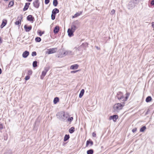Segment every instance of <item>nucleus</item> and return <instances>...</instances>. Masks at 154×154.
<instances>
[{"instance_id": "f257e3e1", "label": "nucleus", "mask_w": 154, "mask_h": 154, "mask_svg": "<svg viewBox=\"0 0 154 154\" xmlns=\"http://www.w3.org/2000/svg\"><path fill=\"white\" fill-rule=\"evenodd\" d=\"M69 115L64 111H61L57 113V116L59 120L63 122H66Z\"/></svg>"}, {"instance_id": "f03ea898", "label": "nucleus", "mask_w": 154, "mask_h": 154, "mask_svg": "<svg viewBox=\"0 0 154 154\" xmlns=\"http://www.w3.org/2000/svg\"><path fill=\"white\" fill-rule=\"evenodd\" d=\"M125 102H122L120 103H116L113 106V109L115 112H119L125 106Z\"/></svg>"}, {"instance_id": "7ed1b4c3", "label": "nucleus", "mask_w": 154, "mask_h": 154, "mask_svg": "<svg viewBox=\"0 0 154 154\" xmlns=\"http://www.w3.org/2000/svg\"><path fill=\"white\" fill-rule=\"evenodd\" d=\"M77 27L75 26H71V28H69L67 30L68 35L69 37H71L74 35V32Z\"/></svg>"}, {"instance_id": "20e7f679", "label": "nucleus", "mask_w": 154, "mask_h": 154, "mask_svg": "<svg viewBox=\"0 0 154 154\" xmlns=\"http://www.w3.org/2000/svg\"><path fill=\"white\" fill-rule=\"evenodd\" d=\"M116 97L120 101H123L124 100V96L123 93L121 91H119L117 93Z\"/></svg>"}, {"instance_id": "39448f33", "label": "nucleus", "mask_w": 154, "mask_h": 154, "mask_svg": "<svg viewBox=\"0 0 154 154\" xmlns=\"http://www.w3.org/2000/svg\"><path fill=\"white\" fill-rule=\"evenodd\" d=\"M23 18V16L22 15H20V16H18L17 17V20L15 22V24L16 25H18L20 26L21 23V21Z\"/></svg>"}, {"instance_id": "423d86ee", "label": "nucleus", "mask_w": 154, "mask_h": 154, "mask_svg": "<svg viewBox=\"0 0 154 154\" xmlns=\"http://www.w3.org/2000/svg\"><path fill=\"white\" fill-rule=\"evenodd\" d=\"M47 50L48 51H47V53L48 54H50L55 53L57 50V48H50L49 49H48Z\"/></svg>"}, {"instance_id": "0eeeda50", "label": "nucleus", "mask_w": 154, "mask_h": 154, "mask_svg": "<svg viewBox=\"0 0 154 154\" xmlns=\"http://www.w3.org/2000/svg\"><path fill=\"white\" fill-rule=\"evenodd\" d=\"M118 118V116L117 115H114L110 116L109 117V120H112L113 122H116Z\"/></svg>"}, {"instance_id": "6e6552de", "label": "nucleus", "mask_w": 154, "mask_h": 154, "mask_svg": "<svg viewBox=\"0 0 154 154\" xmlns=\"http://www.w3.org/2000/svg\"><path fill=\"white\" fill-rule=\"evenodd\" d=\"M34 7L36 8H38L40 5L39 0H35L33 3Z\"/></svg>"}, {"instance_id": "1a4fd4ad", "label": "nucleus", "mask_w": 154, "mask_h": 154, "mask_svg": "<svg viewBox=\"0 0 154 154\" xmlns=\"http://www.w3.org/2000/svg\"><path fill=\"white\" fill-rule=\"evenodd\" d=\"M135 5L132 2H130L127 5V8L129 10H131L135 7Z\"/></svg>"}, {"instance_id": "9d476101", "label": "nucleus", "mask_w": 154, "mask_h": 154, "mask_svg": "<svg viewBox=\"0 0 154 154\" xmlns=\"http://www.w3.org/2000/svg\"><path fill=\"white\" fill-rule=\"evenodd\" d=\"M27 20L31 22L32 23L35 20L34 17L31 15H29L28 16L26 17Z\"/></svg>"}, {"instance_id": "9b49d317", "label": "nucleus", "mask_w": 154, "mask_h": 154, "mask_svg": "<svg viewBox=\"0 0 154 154\" xmlns=\"http://www.w3.org/2000/svg\"><path fill=\"white\" fill-rule=\"evenodd\" d=\"M24 28L26 32H29L31 30L32 26L31 25L28 26L27 25H25Z\"/></svg>"}, {"instance_id": "f8f14e48", "label": "nucleus", "mask_w": 154, "mask_h": 154, "mask_svg": "<svg viewBox=\"0 0 154 154\" xmlns=\"http://www.w3.org/2000/svg\"><path fill=\"white\" fill-rule=\"evenodd\" d=\"M74 54L71 51L67 50L64 51L63 53V55L65 56L72 55Z\"/></svg>"}, {"instance_id": "ddd939ff", "label": "nucleus", "mask_w": 154, "mask_h": 154, "mask_svg": "<svg viewBox=\"0 0 154 154\" xmlns=\"http://www.w3.org/2000/svg\"><path fill=\"white\" fill-rule=\"evenodd\" d=\"M82 47L81 45L79 46L78 48H77L76 47H75L74 48V49L75 50V51L77 52V51H79V53L78 54H81L82 51Z\"/></svg>"}, {"instance_id": "4468645a", "label": "nucleus", "mask_w": 154, "mask_h": 154, "mask_svg": "<svg viewBox=\"0 0 154 154\" xmlns=\"http://www.w3.org/2000/svg\"><path fill=\"white\" fill-rule=\"evenodd\" d=\"M7 21L6 19H4L2 21V24L0 26V28H3L7 24Z\"/></svg>"}, {"instance_id": "2eb2a0df", "label": "nucleus", "mask_w": 154, "mask_h": 154, "mask_svg": "<svg viewBox=\"0 0 154 154\" xmlns=\"http://www.w3.org/2000/svg\"><path fill=\"white\" fill-rule=\"evenodd\" d=\"M29 52L27 51H24L22 54L23 57L24 58H26L29 54Z\"/></svg>"}, {"instance_id": "dca6fc26", "label": "nucleus", "mask_w": 154, "mask_h": 154, "mask_svg": "<svg viewBox=\"0 0 154 154\" xmlns=\"http://www.w3.org/2000/svg\"><path fill=\"white\" fill-rule=\"evenodd\" d=\"M59 31V27L58 26H55L53 32L54 34H57Z\"/></svg>"}, {"instance_id": "f3484780", "label": "nucleus", "mask_w": 154, "mask_h": 154, "mask_svg": "<svg viewBox=\"0 0 154 154\" xmlns=\"http://www.w3.org/2000/svg\"><path fill=\"white\" fill-rule=\"evenodd\" d=\"M30 3L29 2H26L25 3V5L24 6V8H23V11H25L27 10L29 8V5Z\"/></svg>"}, {"instance_id": "a211bd4d", "label": "nucleus", "mask_w": 154, "mask_h": 154, "mask_svg": "<svg viewBox=\"0 0 154 154\" xmlns=\"http://www.w3.org/2000/svg\"><path fill=\"white\" fill-rule=\"evenodd\" d=\"M79 65L78 64L72 65L70 66V69H76L78 68Z\"/></svg>"}, {"instance_id": "6ab92c4d", "label": "nucleus", "mask_w": 154, "mask_h": 154, "mask_svg": "<svg viewBox=\"0 0 154 154\" xmlns=\"http://www.w3.org/2000/svg\"><path fill=\"white\" fill-rule=\"evenodd\" d=\"M89 144H90L91 146L93 145V141L90 139L87 140L86 143V146H88Z\"/></svg>"}, {"instance_id": "aec40b11", "label": "nucleus", "mask_w": 154, "mask_h": 154, "mask_svg": "<svg viewBox=\"0 0 154 154\" xmlns=\"http://www.w3.org/2000/svg\"><path fill=\"white\" fill-rule=\"evenodd\" d=\"M82 11H80L79 12H77L74 15L72 16V18H73L78 17L79 16L81 15L82 14Z\"/></svg>"}, {"instance_id": "412c9836", "label": "nucleus", "mask_w": 154, "mask_h": 154, "mask_svg": "<svg viewBox=\"0 0 154 154\" xmlns=\"http://www.w3.org/2000/svg\"><path fill=\"white\" fill-rule=\"evenodd\" d=\"M59 12V10L57 8H55L53 9L52 11V13L53 14H55L56 15V14Z\"/></svg>"}, {"instance_id": "4be33fe9", "label": "nucleus", "mask_w": 154, "mask_h": 154, "mask_svg": "<svg viewBox=\"0 0 154 154\" xmlns=\"http://www.w3.org/2000/svg\"><path fill=\"white\" fill-rule=\"evenodd\" d=\"M130 93L129 92H127L125 94V97H124V100H123V101L125 102V101H126L127 100L129 96H130Z\"/></svg>"}, {"instance_id": "5701e85b", "label": "nucleus", "mask_w": 154, "mask_h": 154, "mask_svg": "<svg viewBox=\"0 0 154 154\" xmlns=\"http://www.w3.org/2000/svg\"><path fill=\"white\" fill-rule=\"evenodd\" d=\"M73 118L72 117H70L66 119V122H68L69 123V124H70L73 121Z\"/></svg>"}, {"instance_id": "b1692460", "label": "nucleus", "mask_w": 154, "mask_h": 154, "mask_svg": "<svg viewBox=\"0 0 154 154\" xmlns=\"http://www.w3.org/2000/svg\"><path fill=\"white\" fill-rule=\"evenodd\" d=\"M85 92V90L84 89H82L80 91V94L79 95V98H81Z\"/></svg>"}, {"instance_id": "393cba45", "label": "nucleus", "mask_w": 154, "mask_h": 154, "mask_svg": "<svg viewBox=\"0 0 154 154\" xmlns=\"http://www.w3.org/2000/svg\"><path fill=\"white\" fill-rule=\"evenodd\" d=\"M75 131V127H72L69 129V131L70 134H72Z\"/></svg>"}, {"instance_id": "a878e982", "label": "nucleus", "mask_w": 154, "mask_h": 154, "mask_svg": "<svg viewBox=\"0 0 154 154\" xmlns=\"http://www.w3.org/2000/svg\"><path fill=\"white\" fill-rule=\"evenodd\" d=\"M152 100V98L151 96H148L146 99V101L147 103L150 102Z\"/></svg>"}, {"instance_id": "bb28decb", "label": "nucleus", "mask_w": 154, "mask_h": 154, "mask_svg": "<svg viewBox=\"0 0 154 154\" xmlns=\"http://www.w3.org/2000/svg\"><path fill=\"white\" fill-rule=\"evenodd\" d=\"M47 72L45 71H43L42 72V74L41 76V79H43L44 77L45 76Z\"/></svg>"}, {"instance_id": "cd10ccee", "label": "nucleus", "mask_w": 154, "mask_h": 154, "mask_svg": "<svg viewBox=\"0 0 154 154\" xmlns=\"http://www.w3.org/2000/svg\"><path fill=\"white\" fill-rule=\"evenodd\" d=\"M70 138L69 135V134H66L64 137L63 141L66 142Z\"/></svg>"}, {"instance_id": "c85d7f7f", "label": "nucleus", "mask_w": 154, "mask_h": 154, "mask_svg": "<svg viewBox=\"0 0 154 154\" xmlns=\"http://www.w3.org/2000/svg\"><path fill=\"white\" fill-rule=\"evenodd\" d=\"M59 101V97H56L54 98L53 103L54 104H56Z\"/></svg>"}, {"instance_id": "c756f323", "label": "nucleus", "mask_w": 154, "mask_h": 154, "mask_svg": "<svg viewBox=\"0 0 154 154\" xmlns=\"http://www.w3.org/2000/svg\"><path fill=\"white\" fill-rule=\"evenodd\" d=\"M94 151L92 149H90L87 150V154H93Z\"/></svg>"}, {"instance_id": "7c9ffc66", "label": "nucleus", "mask_w": 154, "mask_h": 154, "mask_svg": "<svg viewBox=\"0 0 154 154\" xmlns=\"http://www.w3.org/2000/svg\"><path fill=\"white\" fill-rule=\"evenodd\" d=\"M53 5L54 7H56L58 5V2L57 0H53Z\"/></svg>"}, {"instance_id": "2f4dec72", "label": "nucleus", "mask_w": 154, "mask_h": 154, "mask_svg": "<svg viewBox=\"0 0 154 154\" xmlns=\"http://www.w3.org/2000/svg\"><path fill=\"white\" fill-rule=\"evenodd\" d=\"M146 127L145 126H142L140 129V132H143L146 129Z\"/></svg>"}, {"instance_id": "473e14b6", "label": "nucleus", "mask_w": 154, "mask_h": 154, "mask_svg": "<svg viewBox=\"0 0 154 154\" xmlns=\"http://www.w3.org/2000/svg\"><path fill=\"white\" fill-rule=\"evenodd\" d=\"M35 40L36 42H39L41 41V38L39 37H37L35 38Z\"/></svg>"}, {"instance_id": "72a5a7b5", "label": "nucleus", "mask_w": 154, "mask_h": 154, "mask_svg": "<svg viewBox=\"0 0 154 154\" xmlns=\"http://www.w3.org/2000/svg\"><path fill=\"white\" fill-rule=\"evenodd\" d=\"M44 31H41L40 30H38L37 31V33L39 35L41 36L44 33Z\"/></svg>"}, {"instance_id": "f704fd0d", "label": "nucleus", "mask_w": 154, "mask_h": 154, "mask_svg": "<svg viewBox=\"0 0 154 154\" xmlns=\"http://www.w3.org/2000/svg\"><path fill=\"white\" fill-rule=\"evenodd\" d=\"M37 62L35 60L32 63L33 67L34 68L36 67L37 66Z\"/></svg>"}, {"instance_id": "c9c22d12", "label": "nucleus", "mask_w": 154, "mask_h": 154, "mask_svg": "<svg viewBox=\"0 0 154 154\" xmlns=\"http://www.w3.org/2000/svg\"><path fill=\"white\" fill-rule=\"evenodd\" d=\"M79 23L77 20H76L73 23L71 26H75V27H77V25H79Z\"/></svg>"}, {"instance_id": "e433bc0d", "label": "nucleus", "mask_w": 154, "mask_h": 154, "mask_svg": "<svg viewBox=\"0 0 154 154\" xmlns=\"http://www.w3.org/2000/svg\"><path fill=\"white\" fill-rule=\"evenodd\" d=\"M14 5V1H10L8 4V7H11L13 6Z\"/></svg>"}, {"instance_id": "4c0bfd02", "label": "nucleus", "mask_w": 154, "mask_h": 154, "mask_svg": "<svg viewBox=\"0 0 154 154\" xmlns=\"http://www.w3.org/2000/svg\"><path fill=\"white\" fill-rule=\"evenodd\" d=\"M88 45V44L87 42L83 43L82 45H81L82 46V47H86Z\"/></svg>"}, {"instance_id": "58836bf2", "label": "nucleus", "mask_w": 154, "mask_h": 154, "mask_svg": "<svg viewBox=\"0 0 154 154\" xmlns=\"http://www.w3.org/2000/svg\"><path fill=\"white\" fill-rule=\"evenodd\" d=\"M27 72L28 75L29 76L31 75L32 74V71L31 69H30L29 70H28Z\"/></svg>"}, {"instance_id": "ea45409f", "label": "nucleus", "mask_w": 154, "mask_h": 154, "mask_svg": "<svg viewBox=\"0 0 154 154\" xmlns=\"http://www.w3.org/2000/svg\"><path fill=\"white\" fill-rule=\"evenodd\" d=\"M56 15L54 14H53L52 13L51 15V19L52 20H54L55 18Z\"/></svg>"}, {"instance_id": "a19ab883", "label": "nucleus", "mask_w": 154, "mask_h": 154, "mask_svg": "<svg viewBox=\"0 0 154 154\" xmlns=\"http://www.w3.org/2000/svg\"><path fill=\"white\" fill-rule=\"evenodd\" d=\"M30 76L27 75L25 77L24 79H25V80L26 81H27V80H29L30 79Z\"/></svg>"}, {"instance_id": "79ce46f5", "label": "nucleus", "mask_w": 154, "mask_h": 154, "mask_svg": "<svg viewBox=\"0 0 154 154\" xmlns=\"http://www.w3.org/2000/svg\"><path fill=\"white\" fill-rule=\"evenodd\" d=\"M37 55V53L35 51H33L31 55L32 56L34 57L36 56Z\"/></svg>"}, {"instance_id": "37998d69", "label": "nucleus", "mask_w": 154, "mask_h": 154, "mask_svg": "<svg viewBox=\"0 0 154 154\" xmlns=\"http://www.w3.org/2000/svg\"><path fill=\"white\" fill-rule=\"evenodd\" d=\"M80 70V69H79L76 70H73L71 71V73H74Z\"/></svg>"}, {"instance_id": "c03bdc74", "label": "nucleus", "mask_w": 154, "mask_h": 154, "mask_svg": "<svg viewBox=\"0 0 154 154\" xmlns=\"http://www.w3.org/2000/svg\"><path fill=\"white\" fill-rule=\"evenodd\" d=\"M132 2L134 4H137L139 3V0H134Z\"/></svg>"}, {"instance_id": "a18cd8bd", "label": "nucleus", "mask_w": 154, "mask_h": 154, "mask_svg": "<svg viewBox=\"0 0 154 154\" xmlns=\"http://www.w3.org/2000/svg\"><path fill=\"white\" fill-rule=\"evenodd\" d=\"M49 67H45L44 68V71L47 72L49 70Z\"/></svg>"}, {"instance_id": "49530a36", "label": "nucleus", "mask_w": 154, "mask_h": 154, "mask_svg": "<svg viewBox=\"0 0 154 154\" xmlns=\"http://www.w3.org/2000/svg\"><path fill=\"white\" fill-rule=\"evenodd\" d=\"M115 11L114 9L112 10L110 14L111 15H113L115 13Z\"/></svg>"}, {"instance_id": "de8ad7c7", "label": "nucleus", "mask_w": 154, "mask_h": 154, "mask_svg": "<svg viewBox=\"0 0 154 154\" xmlns=\"http://www.w3.org/2000/svg\"><path fill=\"white\" fill-rule=\"evenodd\" d=\"M150 5L151 6H154V0H152L151 2Z\"/></svg>"}, {"instance_id": "09e8293b", "label": "nucleus", "mask_w": 154, "mask_h": 154, "mask_svg": "<svg viewBox=\"0 0 154 154\" xmlns=\"http://www.w3.org/2000/svg\"><path fill=\"white\" fill-rule=\"evenodd\" d=\"M50 2V0H45V3L46 5L48 4Z\"/></svg>"}, {"instance_id": "8fccbe9b", "label": "nucleus", "mask_w": 154, "mask_h": 154, "mask_svg": "<svg viewBox=\"0 0 154 154\" xmlns=\"http://www.w3.org/2000/svg\"><path fill=\"white\" fill-rule=\"evenodd\" d=\"M27 71H28L27 69L23 71V72L22 75H25V73H26V72H27Z\"/></svg>"}, {"instance_id": "3c124183", "label": "nucleus", "mask_w": 154, "mask_h": 154, "mask_svg": "<svg viewBox=\"0 0 154 154\" xmlns=\"http://www.w3.org/2000/svg\"><path fill=\"white\" fill-rule=\"evenodd\" d=\"M3 128V126L2 124L0 122V130H2Z\"/></svg>"}, {"instance_id": "603ef678", "label": "nucleus", "mask_w": 154, "mask_h": 154, "mask_svg": "<svg viewBox=\"0 0 154 154\" xmlns=\"http://www.w3.org/2000/svg\"><path fill=\"white\" fill-rule=\"evenodd\" d=\"M137 130V128H135L132 130V131L134 133Z\"/></svg>"}, {"instance_id": "864d4df0", "label": "nucleus", "mask_w": 154, "mask_h": 154, "mask_svg": "<svg viewBox=\"0 0 154 154\" xmlns=\"http://www.w3.org/2000/svg\"><path fill=\"white\" fill-rule=\"evenodd\" d=\"M92 136L94 137H96V133L95 132H93V133H92Z\"/></svg>"}, {"instance_id": "5fc2aeb1", "label": "nucleus", "mask_w": 154, "mask_h": 154, "mask_svg": "<svg viewBox=\"0 0 154 154\" xmlns=\"http://www.w3.org/2000/svg\"><path fill=\"white\" fill-rule=\"evenodd\" d=\"M4 154H11V153L9 151H8L5 152Z\"/></svg>"}, {"instance_id": "6e6d98bb", "label": "nucleus", "mask_w": 154, "mask_h": 154, "mask_svg": "<svg viewBox=\"0 0 154 154\" xmlns=\"http://www.w3.org/2000/svg\"><path fill=\"white\" fill-rule=\"evenodd\" d=\"M149 111V109L147 110V111L145 112V115H146L148 114V112Z\"/></svg>"}, {"instance_id": "4d7b16f0", "label": "nucleus", "mask_w": 154, "mask_h": 154, "mask_svg": "<svg viewBox=\"0 0 154 154\" xmlns=\"http://www.w3.org/2000/svg\"><path fill=\"white\" fill-rule=\"evenodd\" d=\"M152 27L154 28V22L152 23Z\"/></svg>"}, {"instance_id": "13d9d810", "label": "nucleus", "mask_w": 154, "mask_h": 154, "mask_svg": "<svg viewBox=\"0 0 154 154\" xmlns=\"http://www.w3.org/2000/svg\"><path fill=\"white\" fill-rule=\"evenodd\" d=\"M2 43V39L1 37H0V44Z\"/></svg>"}, {"instance_id": "bf43d9fd", "label": "nucleus", "mask_w": 154, "mask_h": 154, "mask_svg": "<svg viewBox=\"0 0 154 154\" xmlns=\"http://www.w3.org/2000/svg\"><path fill=\"white\" fill-rule=\"evenodd\" d=\"M2 73V70L1 68H0V75Z\"/></svg>"}, {"instance_id": "052dcab7", "label": "nucleus", "mask_w": 154, "mask_h": 154, "mask_svg": "<svg viewBox=\"0 0 154 154\" xmlns=\"http://www.w3.org/2000/svg\"><path fill=\"white\" fill-rule=\"evenodd\" d=\"M27 2H31L32 0H26Z\"/></svg>"}, {"instance_id": "680f3d73", "label": "nucleus", "mask_w": 154, "mask_h": 154, "mask_svg": "<svg viewBox=\"0 0 154 154\" xmlns=\"http://www.w3.org/2000/svg\"><path fill=\"white\" fill-rule=\"evenodd\" d=\"M96 48L98 49V50H99V49H100V48H98L97 46H96Z\"/></svg>"}, {"instance_id": "e2e57ef3", "label": "nucleus", "mask_w": 154, "mask_h": 154, "mask_svg": "<svg viewBox=\"0 0 154 154\" xmlns=\"http://www.w3.org/2000/svg\"><path fill=\"white\" fill-rule=\"evenodd\" d=\"M3 0L7 2V1H8L9 0Z\"/></svg>"}, {"instance_id": "0e129e2a", "label": "nucleus", "mask_w": 154, "mask_h": 154, "mask_svg": "<svg viewBox=\"0 0 154 154\" xmlns=\"http://www.w3.org/2000/svg\"><path fill=\"white\" fill-rule=\"evenodd\" d=\"M36 122H35V123L34 124V125H35V124H36Z\"/></svg>"}, {"instance_id": "69168bd1", "label": "nucleus", "mask_w": 154, "mask_h": 154, "mask_svg": "<svg viewBox=\"0 0 154 154\" xmlns=\"http://www.w3.org/2000/svg\"><path fill=\"white\" fill-rule=\"evenodd\" d=\"M24 42V41L23 40L22 41V43H23V42Z\"/></svg>"}, {"instance_id": "338daca9", "label": "nucleus", "mask_w": 154, "mask_h": 154, "mask_svg": "<svg viewBox=\"0 0 154 154\" xmlns=\"http://www.w3.org/2000/svg\"><path fill=\"white\" fill-rule=\"evenodd\" d=\"M25 45H26V44H27V43H26H26H25Z\"/></svg>"}, {"instance_id": "774afa93", "label": "nucleus", "mask_w": 154, "mask_h": 154, "mask_svg": "<svg viewBox=\"0 0 154 154\" xmlns=\"http://www.w3.org/2000/svg\"><path fill=\"white\" fill-rule=\"evenodd\" d=\"M148 5H149V7H150V5H149V4Z\"/></svg>"}]
</instances>
